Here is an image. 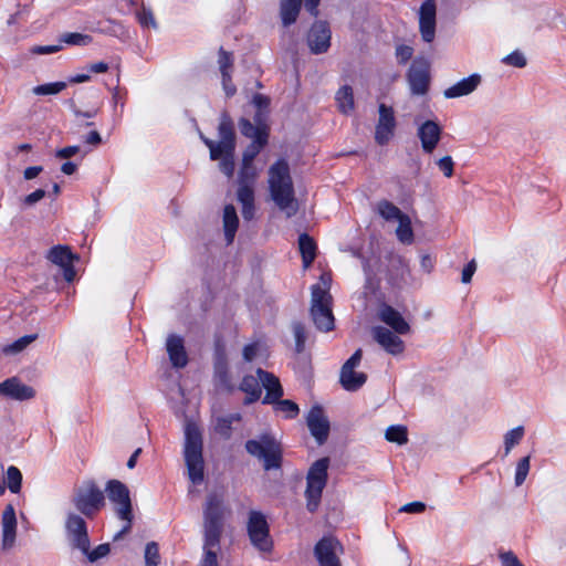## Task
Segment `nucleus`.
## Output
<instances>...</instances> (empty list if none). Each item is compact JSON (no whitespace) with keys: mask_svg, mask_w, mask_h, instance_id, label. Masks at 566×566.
<instances>
[{"mask_svg":"<svg viewBox=\"0 0 566 566\" xmlns=\"http://www.w3.org/2000/svg\"><path fill=\"white\" fill-rule=\"evenodd\" d=\"M269 189L272 200L287 217L297 211L294 185L286 160H276L269 169Z\"/></svg>","mask_w":566,"mask_h":566,"instance_id":"obj_1","label":"nucleus"},{"mask_svg":"<svg viewBox=\"0 0 566 566\" xmlns=\"http://www.w3.org/2000/svg\"><path fill=\"white\" fill-rule=\"evenodd\" d=\"M332 276L329 273H322L318 282L311 287L310 315L319 332L328 333L335 328L333 314V296L329 292Z\"/></svg>","mask_w":566,"mask_h":566,"instance_id":"obj_2","label":"nucleus"},{"mask_svg":"<svg viewBox=\"0 0 566 566\" xmlns=\"http://www.w3.org/2000/svg\"><path fill=\"white\" fill-rule=\"evenodd\" d=\"M203 443L200 429L195 423H188L185 430L184 457L188 478L193 484H200L205 478Z\"/></svg>","mask_w":566,"mask_h":566,"instance_id":"obj_3","label":"nucleus"},{"mask_svg":"<svg viewBox=\"0 0 566 566\" xmlns=\"http://www.w3.org/2000/svg\"><path fill=\"white\" fill-rule=\"evenodd\" d=\"M244 447L250 455L262 461L265 471L282 468L283 448L281 442L272 433H261L259 439L248 440Z\"/></svg>","mask_w":566,"mask_h":566,"instance_id":"obj_4","label":"nucleus"},{"mask_svg":"<svg viewBox=\"0 0 566 566\" xmlns=\"http://www.w3.org/2000/svg\"><path fill=\"white\" fill-rule=\"evenodd\" d=\"M227 513L223 495L209 493L203 506V538L210 544L221 541Z\"/></svg>","mask_w":566,"mask_h":566,"instance_id":"obj_5","label":"nucleus"},{"mask_svg":"<svg viewBox=\"0 0 566 566\" xmlns=\"http://www.w3.org/2000/svg\"><path fill=\"white\" fill-rule=\"evenodd\" d=\"M71 502L84 517L93 520L105 506V495L94 480H87L74 490Z\"/></svg>","mask_w":566,"mask_h":566,"instance_id":"obj_6","label":"nucleus"},{"mask_svg":"<svg viewBox=\"0 0 566 566\" xmlns=\"http://www.w3.org/2000/svg\"><path fill=\"white\" fill-rule=\"evenodd\" d=\"M329 459L321 458L316 460L308 469L306 474V509L308 512L314 513L317 511L323 490L325 489L328 480Z\"/></svg>","mask_w":566,"mask_h":566,"instance_id":"obj_7","label":"nucleus"},{"mask_svg":"<svg viewBox=\"0 0 566 566\" xmlns=\"http://www.w3.org/2000/svg\"><path fill=\"white\" fill-rule=\"evenodd\" d=\"M247 533L252 546L261 553H271L274 542L270 533L266 516L255 510H251L247 521Z\"/></svg>","mask_w":566,"mask_h":566,"instance_id":"obj_8","label":"nucleus"},{"mask_svg":"<svg viewBox=\"0 0 566 566\" xmlns=\"http://www.w3.org/2000/svg\"><path fill=\"white\" fill-rule=\"evenodd\" d=\"M218 135L220 140L214 142L206 137L203 134H200V139L209 148L211 160H216L222 149L235 150L237 140L234 123L227 111H223L220 115Z\"/></svg>","mask_w":566,"mask_h":566,"instance_id":"obj_9","label":"nucleus"},{"mask_svg":"<svg viewBox=\"0 0 566 566\" xmlns=\"http://www.w3.org/2000/svg\"><path fill=\"white\" fill-rule=\"evenodd\" d=\"M344 552L342 543L333 535H325L314 546V556L319 566H342L339 554Z\"/></svg>","mask_w":566,"mask_h":566,"instance_id":"obj_10","label":"nucleus"},{"mask_svg":"<svg viewBox=\"0 0 566 566\" xmlns=\"http://www.w3.org/2000/svg\"><path fill=\"white\" fill-rule=\"evenodd\" d=\"M105 491L108 500L115 505L117 517H128L133 514V504L130 493L125 483L119 480H109L106 483Z\"/></svg>","mask_w":566,"mask_h":566,"instance_id":"obj_11","label":"nucleus"},{"mask_svg":"<svg viewBox=\"0 0 566 566\" xmlns=\"http://www.w3.org/2000/svg\"><path fill=\"white\" fill-rule=\"evenodd\" d=\"M65 530L72 547L87 552L91 542L85 520L76 513H70L66 516Z\"/></svg>","mask_w":566,"mask_h":566,"instance_id":"obj_12","label":"nucleus"},{"mask_svg":"<svg viewBox=\"0 0 566 566\" xmlns=\"http://www.w3.org/2000/svg\"><path fill=\"white\" fill-rule=\"evenodd\" d=\"M306 424L318 446L324 444L329 436L331 424L322 406L314 405L307 412Z\"/></svg>","mask_w":566,"mask_h":566,"instance_id":"obj_13","label":"nucleus"},{"mask_svg":"<svg viewBox=\"0 0 566 566\" xmlns=\"http://www.w3.org/2000/svg\"><path fill=\"white\" fill-rule=\"evenodd\" d=\"M378 113L379 117L375 128V142L384 146L394 137L397 122L391 106L381 103L379 104Z\"/></svg>","mask_w":566,"mask_h":566,"instance_id":"obj_14","label":"nucleus"},{"mask_svg":"<svg viewBox=\"0 0 566 566\" xmlns=\"http://www.w3.org/2000/svg\"><path fill=\"white\" fill-rule=\"evenodd\" d=\"M332 32L326 21H315L307 33V45L311 53L322 54L331 46Z\"/></svg>","mask_w":566,"mask_h":566,"instance_id":"obj_15","label":"nucleus"},{"mask_svg":"<svg viewBox=\"0 0 566 566\" xmlns=\"http://www.w3.org/2000/svg\"><path fill=\"white\" fill-rule=\"evenodd\" d=\"M407 77L412 94H426L430 84L428 62L426 60L416 59L408 71Z\"/></svg>","mask_w":566,"mask_h":566,"instance_id":"obj_16","label":"nucleus"},{"mask_svg":"<svg viewBox=\"0 0 566 566\" xmlns=\"http://www.w3.org/2000/svg\"><path fill=\"white\" fill-rule=\"evenodd\" d=\"M437 7L434 0H424L419 11V29L424 42H432L436 36Z\"/></svg>","mask_w":566,"mask_h":566,"instance_id":"obj_17","label":"nucleus"},{"mask_svg":"<svg viewBox=\"0 0 566 566\" xmlns=\"http://www.w3.org/2000/svg\"><path fill=\"white\" fill-rule=\"evenodd\" d=\"M0 395L24 401L34 398L35 390L31 386L22 384L18 377H11L0 382Z\"/></svg>","mask_w":566,"mask_h":566,"instance_id":"obj_18","label":"nucleus"},{"mask_svg":"<svg viewBox=\"0 0 566 566\" xmlns=\"http://www.w3.org/2000/svg\"><path fill=\"white\" fill-rule=\"evenodd\" d=\"M375 340L389 354L399 355L405 349L403 340L390 329L384 326L373 328Z\"/></svg>","mask_w":566,"mask_h":566,"instance_id":"obj_19","label":"nucleus"},{"mask_svg":"<svg viewBox=\"0 0 566 566\" xmlns=\"http://www.w3.org/2000/svg\"><path fill=\"white\" fill-rule=\"evenodd\" d=\"M442 129L433 120H426L418 128V137L424 153L432 154L440 142Z\"/></svg>","mask_w":566,"mask_h":566,"instance_id":"obj_20","label":"nucleus"},{"mask_svg":"<svg viewBox=\"0 0 566 566\" xmlns=\"http://www.w3.org/2000/svg\"><path fill=\"white\" fill-rule=\"evenodd\" d=\"M166 349L169 360L175 368H184L188 364V354L185 347V340L181 336L170 334L166 340Z\"/></svg>","mask_w":566,"mask_h":566,"instance_id":"obj_21","label":"nucleus"},{"mask_svg":"<svg viewBox=\"0 0 566 566\" xmlns=\"http://www.w3.org/2000/svg\"><path fill=\"white\" fill-rule=\"evenodd\" d=\"M256 374L262 382V386L266 390L262 403L270 405L283 397V387L274 374L263 370L262 368H258Z\"/></svg>","mask_w":566,"mask_h":566,"instance_id":"obj_22","label":"nucleus"},{"mask_svg":"<svg viewBox=\"0 0 566 566\" xmlns=\"http://www.w3.org/2000/svg\"><path fill=\"white\" fill-rule=\"evenodd\" d=\"M379 318L381 322L390 326L397 334L403 335L410 331V326L402 315L390 305L385 304L380 308Z\"/></svg>","mask_w":566,"mask_h":566,"instance_id":"obj_23","label":"nucleus"},{"mask_svg":"<svg viewBox=\"0 0 566 566\" xmlns=\"http://www.w3.org/2000/svg\"><path fill=\"white\" fill-rule=\"evenodd\" d=\"M480 83L481 76L474 73L465 78H462L452 86L448 87L444 91L443 95L446 98H457L465 96L472 93L479 86Z\"/></svg>","mask_w":566,"mask_h":566,"instance_id":"obj_24","label":"nucleus"},{"mask_svg":"<svg viewBox=\"0 0 566 566\" xmlns=\"http://www.w3.org/2000/svg\"><path fill=\"white\" fill-rule=\"evenodd\" d=\"M304 0H280V18L283 27L294 24L300 15Z\"/></svg>","mask_w":566,"mask_h":566,"instance_id":"obj_25","label":"nucleus"},{"mask_svg":"<svg viewBox=\"0 0 566 566\" xmlns=\"http://www.w3.org/2000/svg\"><path fill=\"white\" fill-rule=\"evenodd\" d=\"M259 376L245 375L242 378L239 389L245 394L244 405H251L260 399L262 394Z\"/></svg>","mask_w":566,"mask_h":566,"instance_id":"obj_26","label":"nucleus"},{"mask_svg":"<svg viewBox=\"0 0 566 566\" xmlns=\"http://www.w3.org/2000/svg\"><path fill=\"white\" fill-rule=\"evenodd\" d=\"M339 381L345 390L356 391L365 385L367 375L365 373H357L353 368L346 369L342 367Z\"/></svg>","mask_w":566,"mask_h":566,"instance_id":"obj_27","label":"nucleus"},{"mask_svg":"<svg viewBox=\"0 0 566 566\" xmlns=\"http://www.w3.org/2000/svg\"><path fill=\"white\" fill-rule=\"evenodd\" d=\"M298 249L302 256L304 268L312 265L316 258L317 245L312 237L307 233H302L298 237Z\"/></svg>","mask_w":566,"mask_h":566,"instance_id":"obj_28","label":"nucleus"},{"mask_svg":"<svg viewBox=\"0 0 566 566\" xmlns=\"http://www.w3.org/2000/svg\"><path fill=\"white\" fill-rule=\"evenodd\" d=\"M256 125L252 124L250 119L245 117H241L239 119V129L240 133L247 137L252 138L253 140L258 138V136H264V139H269V128L262 120L255 122Z\"/></svg>","mask_w":566,"mask_h":566,"instance_id":"obj_29","label":"nucleus"},{"mask_svg":"<svg viewBox=\"0 0 566 566\" xmlns=\"http://www.w3.org/2000/svg\"><path fill=\"white\" fill-rule=\"evenodd\" d=\"M213 376L216 382L228 394H232L235 390V386L231 381L228 360L213 361Z\"/></svg>","mask_w":566,"mask_h":566,"instance_id":"obj_30","label":"nucleus"},{"mask_svg":"<svg viewBox=\"0 0 566 566\" xmlns=\"http://www.w3.org/2000/svg\"><path fill=\"white\" fill-rule=\"evenodd\" d=\"M46 258L59 266L74 263V261L77 260V255L71 251V248L62 244L52 247L49 250Z\"/></svg>","mask_w":566,"mask_h":566,"instance_id":"obj_31","label":"nucleus"},{"mask_svg":"<svg viewBox=\"0 0 566 566\" xmlns=\"http://www.w3.org/2000/svg\"><path fill=\"white\" fill-rule=\"evenodd\" d=\"M337 108L342 114L348 115L355 109L354 91L350 85H343L335 94Z\"/></svg>","mask_w":566,"mask_h":566,"instance_id":"obj_32","label":"nucleus"},{"mask_svg":"<svg viewBox=\"0 0 566 566\" xmlns=\"http://www.w3.org/2000/svg\"><path fill=\"white\" fill-rule=\"evenodd\" d=\"M238 227L239 218L237 216L235 208L232 205H227L223 210V229L228 243L233 242Z\"/></svg>","mask_w":566,"mask_h":566,"instance_id":"obj_33","label":"nucleus"},{"mask_svg":"<svg viewBox=\"0 0 566 566\" xmlns=\"http://www.w3.org/2000/svg\"><path fill=\"white\" fill-rule=\"evenodd\" d=\"M275 412L283 413L285 419H295L300 413L298 405L290 399H282L272 402Z\"/></svg>","mask_w":566,"mask_h":566,"instance_id":"obj_34","label":"nucleus"},{"mask_svg":"<svg viewBox=\"0 0 566 566\" xmlns=\"http://www.w3.org/2000/svg\"><path fill=\"white\" fill-rule=\"evenodd\" d=\"M234 153L235 150L222 149L219 153V156L216 160H220L219 169L222 174H224L228 178H232L235 170L234 163Z\"/></svg>","mask_w":566,"mask_h":566,"instance_id":"obj_35","label":"nucleus"},{"mask_svg":"<svg viewBox=\"0 0 566 566\" xmlns=\"http://www.w3.org/2000/svg\"><path fill=\"white\" fill-rule=\"evenodd\" d=\"M220 542L210 544L207 538H203V556L199 566H218V553L220 551Z\"/></svg>","mask_w":566,"mask_h":566,"instance_id":"obj_36","label":"nucleus"},{"mask_svg":"<svg viewBox=\"0 0 566 566\" xmlns=\"http://www.w3.org/2000/svg\"><path fill=\"white\" fill-rule=\"evenodd\" d=\"M266 144L268 140L264 139V136H258L256 139L252 140L243 151L242 164H244V166L253 165V160Z\"/></svg>","mask_w":566,"mask_h":566,"instance_id":"obj_37","label":"nucleus"},{"mask_svg":"<svg viewBox=\"0 0 566 566\" xmlns=\"http://www.w3.org/2000/svg\"><path fill=\"white\" fill-rule=\"evenodd\" d=\"M3 482L11 493H19L22 485V473L19 468L10 465Z\"/></svg>","mask_w":566,"mask_h":566,"instance_id":"obj_38","label":"nucleus"},{"mask_svg":"<svg viewBox=\"0 0 566 566\" xmlns=\"http://www.w3.org/2000/svg\"><path fill=\"white\" fill-rule=\"evenodd\" d=\"M60 41L67 45L87 46L93 42V36L78 32H67L60 36Z\"/></svg>","mask_w":566,"mask_h":566,"instance_id":"obj_39","label":"nucleus"},{"mask_svg":"<svg viewBox=\"0 0 566 566\" xmlns=\"http://www.w3.org/2000/svg\"><path fill=\"white\" fill-rule=\"evenodd\" d=\"M378 213L385 219V220H398L400 219L405 213L392 202L384 199L378 202Z\"/></svg>","mask_w":566,"mask_h":566,"instance_id":"obj_40","label":"nucleus"},{"mask_svg":"<svg viewBox=\"0 0 566 566\" xmlns=\"http://www.w3.org/2000/svg\"><path fill=\"white\" fill-rule=\"evenodd\" d=\"M241 420V416L239 413L229 415L226 417L218 418L216 424V431L222 436L224 439H229L232 434V423L233 421Z\"/></svg>","mask_w":566,"mask_h":566,"instance_id":"obj_41","label":"nucleus"},{"mask_svg":"<svg viewBox=\"0 0 566 566\" xmlns=\"http://www.w3.org/2000/svg\"><path fill=\"white\" fill-rule=\"evenodd\" d=\"M397 237L402 243H411L413 241V231L409 217L405 213L398 219Z\"/></svg>","mask_w":566,"mask_h":566,"instance_id":"obj_42","label":"nucleus"},{"mask_svg":"<svg viewBox=\"0 0 566 566\" xmlns=\"http://www.w3.org/2000/svg\"><path fill=\"white\" fill-rule=\"evenodd\" d=\"M385 438L389 442H396L398 444H403L408 441V431L405 426H390L387 428Z\"/></svg>","mask_w":566,"mask_h":566,"instance_id":"obj_43","label":"nucleus"},{"mask_svg":"<svg viewBox=\"0 0 566 566\" xmlns=\"http://www.w3.org/2000/svg\"><path fill=\"white\" fill-rule=\"evenodd\" d=\"M38 337L36 334L31 335H24L18 339H15L13 343L7 345L3 348V352L6 354H18L22 352L28 345H30L33 340H35Z\"/></svg>","mask_w":566,"mask_h":566,"instance_id":"obj_44","label":"nucleus"},{"mask_svg":"<svg viewBox=\"0 0 566 566\" xmlns=\"http://www.w3.org/2000/svg\"><path fill=\"white\" fill-rule=\"evenodd\" d=\"M293 334L295 338V352L301 354L305 349V343L307 338L305 325L302 322H294Z\"/></svg>","mask_w":566,"mask_h":566,"instance_id":"obj_45","label":"nucleus"},{"mask_svg":"<svg viewBox=\"0 0 566 566\" xmlns=\"http://www.w3.org/2000/svg\"><path fill=\"white\" fill-rule=\"evenodd\" d=\"M65 87H66V83L61 82V81L45 83V84H41V85L33 87V93L35 95H54V94H59L60 92H62Z\"/></svg>","mask_w":566,"mask_h":566,"instance_id":"obj_46","label":"nucleus"},{"mask_svg":"<svg viewBox=\"0 0 566 566\" xmlns=\"http://www.w3.org/2000/svg\"><path fill=\"white\" fill-rule=\"evenodd\" d=\"M160 563L159 546L156 542H149L145 547V566H158Z\"/></svg>","mask_w":566,"mask_h":566,"instance_id":"obj_47","label":"nucleus"},{"mask_svg":"<svg viewBox=\"0 0 566 566\" xmlns=\"http://www.w3.org/2000/svg\"><path fill=\"white\" fill-rule=\"evenodd\" d=\"M530 462H531L530 455L522 458L517 462V465L515 469V478H514L516 486L522 485L524 483V481L526 480V476L530 472V467H531Z\"/></svg>","mask_w":566,"mask_h":566,"instance_id":"obj_48","label":"nucleus"},{"mask_svg":"<svg viewBox=\"0 0 566 566\" xmlns=\"http://www.w3.org/2000/svg\"><path fill=\"white\" fill-rule=\"evenodd\" d=\"M524 436V428L522 426H518L512 430H510L505 434L504 444H505V454H509V452L512 450V448L520 443Z\"/></svg>","mask_w":566,"mask_h":566,"instance_id":"obj_49","label":"nucleus"},{"mask_svg":"<svg viewBox=\"0 0 566 566\" xmlns=\"http://www.w3.org/2000/svg\"><path fill=\"white\" fill-rule=\"evenodd\" d=\"M218 55H219L218 63H219V69H220L221 74L231 73L232 67H233V55H232V53L229 52V51H226L221 46L219 49Z\"/></svg>","mask_w":566,"mask_h":566,"instance_id":"obj_50","label":"nucleus"},{"mask_svg":"<svg viewBox=\"0 0 566 566\" xmlns=\"http://www.w3.org/2000/svg\"><path fill=\"white\" fill-rule=\"evenodd\" d=\"M111 552V546L108 543L99 544L94 549H87V552H82L86 555L87 559L92 563L107 556Z\"/></svg>","mask_w":566,"mask_h":566,"instance_id":"obj_51","label":"nucleus"},{"mask_svg":"<svg viewBox=\"0 0 566 566\" xmlns=\"http://www.w3.org/2000/svg\"><path fill=\"white\" fill-rule=\"evenodd\" d=\"M256 178V170L253 167V165H241L240 171H239V184H248L253 186Z\"/></svg>","mask_w":566,"mask_h":566,"instance_id":"obj_52","label":"nucleus"},{"mask_svg":"<svg viewBox=\"0 0 566 566\" xmlns=\"http://www.w3.org/2000/svg\"><path fill=\"white\" fill-rule=\"evenodd\" d=\"M252 102H253L254 106L258 108V112L254 116V120L255 122L263 120L262 111L269 108L270 98L263 94L256 93V94H254Z\"/></svg>","mask_w":566,"mask_h":566,"instance_id":"obj_53","label":"nucleus"},{"mask_svg":"<svg viewBox=\"0 0 566 566\" xmlns=\"http://www.w3.org/2000/svg\"><path fill=\"white\" fill-rule=\"evenodd\" d=\"M238 200L241 205L254 202V190L253 186L248 184H239L238 188Z\"/></svg>","mask_w":566,"mask_h":566,"instance_id":"obj_54","label":"nucleus"},{"mask_svg":"<svg viewBox=\"0 0 566 566\" xmlns=\"http://www.w3.org/2000/svg\"><path fill=\"white\" fill-rule=\"evenodd\" d=\"M213 361H227L226 343L222 335L214 337V355Z\"/></svg>","mask_w":566,"mask_h":566,"instance_id":"obj_55","label":"nucleus"},{"mask_svg":"<svg viewBox=\"0 0 566 566\" xmlns=\"http://www.w3.org/2000/svg\"><path fill=\"white\" fill-rule=\"evenodd\" d=\"M502 61L506 65H511V66L520 67V69L524 67L526 65L525 56L518 51H514V52L507 54Z\"/></svg>","mask_w":566,"mask_h":566,"instance_id":"obj_56","label":"nucleus"},{"mask_svg":"<svg viewBox=\"0 0 566 566\" xmlns=\"http://www.w3.org/2000/svg\"><path fill=\"white\" fill-rule=\"evenodd\" d=\"M2 527H17L15 511L11 504H8L2 513Z\"/></svg>","mask_w":566,"mask_h":566,"instance_id":"obj_57","label":"nucleus"},{"mask_svg":"<svg viewBox=\"0 0 566 566\" xmlns=\"http://www.w3.org/2000/svg\"><path fill=\"white\" fill-rule=\"evenodd\" d=\"M438 167L442 171V174L450 178L454 172V163L451 156H444L438 160Z\"/></svg>","mask_w":566,"mask_h":566,"instance_id":"obj_58","label":"nucleus"},{"mask_svg":"<svg viewBox=\"0 0 566 566\" xmlns=\"http://www.w3.org/2000/svg\"><path fill=\"white\" fill-rule=\"evenodd\" d=\"M412 54L413 49L409 45L401 44L396 48V56L400 64H406L412 57Z\"/></svg>","mask_w":566,"mask_h":566,"instance_id":"obj_59","label":"nucleus"},{"mask_svg":"<svg viewBox=\"0 0 566 566\" xmlns=\"http://www.w3.org/2000/svg\"><path fill=\"white\" fill-rule=\"evenodd\" d=\"M137 19L142 27L156 25L154 14L149 9L143 8L139 12H137Z\"/></svg>","mask_w":566,"mask_h":566,"instance_id":"obj_60","label":"nucleus"},{"mask_svg":"<svg viewBox=\"0 0 566 566\" xmlns=\"http://www.w3.org/2000/svg\"><path fill=\"white\" fill-rule=\"evenodd\" d=\"M502 566H524L513 552H505L500 554Z\"/></svg>","mask_w":566,"mask_h":566,"instance_id":"obj_61","label":"nucleus"},{"mask_svg":"<svg viewBox=\"0 0 566 566\" xmlns=\"http://www.w3.org/2000/svg\"><path fill=\"white\" fill-rule=\"evenodd\" d=\"M221 76H222V86L226 92V95L228 97L233 96L237 92V87L232 83L231 73H224V74H221Z\"/></svg>","mask_w":566,"mask_h":566,"instance_id":"obj_62","label":"nucleus"},{"mask_svg":"<svg viewBox=\"0 0 566 566\" xmlns=\"http://www.w3.org/2000/svg\"><path fill=\"white\" fill-rule=\"evenodd\" d=\"M46 192L43 189H36L24 197L23 202L27 206H32L45 197Z\"/></svg>","mask_w":566,"mask_h":566,"instance_id":"obj_63","label":"nucleus"},{"mask_svg":"<svg viewBox=\"0 0 566 566\" xmlns=\"http://www.w3.org/2000/svg\"><path fill=\"white\" fill-rule=\"evenodd\" d=\"M475 270H476V264H475V261L472 260L462 270V276H461L462 283H465V284L470 283Z\"/></svg>","mask_w":566,"mask_h":566,"instance_id":"obj_64","label":"nucleus"}]
</instances>
